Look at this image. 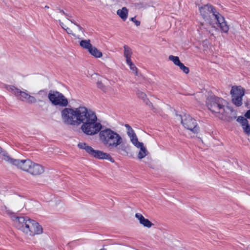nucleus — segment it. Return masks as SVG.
Here are the masks:
<instances>
[{
  "mask_svg": "<svg viewBox=\"0 0 250 250\" xmlns=\"http://www.w3.org/2000/svg\"><path fill=\"white\" fill-rule=\"evenodd\" d=\"M62 122L67 125H79L81 129L87 135L97 134L101 129L102 125L97 122L95 113L84 106L78 108H63L61 112Z\"/></svg>",
  "mask_w": 250,
  "mask_h": 250,
  "instance_id": "1",
  "label": "nucleus"
},
{
  "mask_svg": "<svg viewBox=\"0 0 250 250\" xmlns=\"http://www.w3.org/2000/svg\"><path fill=\"white\" fill-rule=\"evenodd\" d=\"M99 140L102 144L109 149H118L128 154L126 146L122 145L123 138L117 132L110 128L104 127L102 125L101 129L98 132Z\"/></svg>",
  "mask_w": 250,
  "mask_h": 250,
  "instance_id": "2",
  "label": "nucleus"
},
{
  "mask_svg": "<svg viewBox=\"0 0 250 250\" xmlns=\"http://www.w3.org/2000/svg\"><path fill=\"white\" fill-rule=\"evenodd\" d=\"M11 218L14 221L16 227L28 236H33L42 233V226L35 220L28 217H18L14 215H12Z\"/></svg>",
  "mask_w": 250,
  "mask_h": 250,
  "instance_id": "3",
  "label": "nucleus"
},
{
  "mask_svg": "<svg viewBox=\"0 0 250 250\" xmlns=\"http://www.w3.org/2000/svg\"><path fill=\"white\" fill-rule=\"evenodd\" d=\"M16 167L34 176L41 175L44 171V167L42 165L29 159L20 160Z\"/></svg>",
  "mask_w": 250,
  "mask_h": 250,
  "instance_id": "4",
  "label": "nucleus"
},
{
  "mask_svg": "<svg viewBox=\"0 0 250 250\" xmlns=\"http://www.w3.org/2000/svg\"><path fill=\"white\" fill-rule=\"evenodd\" d=\"M207 104L208 109L219 117L228 104V102L224 99L216 96L208 97Z\"/></svg>",
  "mask_w": 250,
  "mask_h": 250,
  "instance_id": "5",
  "label": "nucleus"
},
{
  "mask_svg": "<svg viewBox=\"0 0 250 250\" xmlns=\"http://www.w3.org/2000/svg\"><path fill=\"white\" fill-rule=\"evenodd\" d=\"M79 148L84 149L91 156L99 159H106L111 161L112 158L108 153L102 151L94 150L91 146H88L85 143H79L78 145Z\"/></svg>",
  "mask_w": 250,
  "mask_h": 250,
  "instance_id": "6",
  "label": "nucleus"
},
{
  "mask_svg": "<svg viewBox=\"0 0 250 250\" xmlns=\"http://www.w3.org/2000/svg\"><path fill=\"white\" fill-rule=\"evenodd\" d=\"M181 123L186 128L194 133H197L199 131V127L196 120L188 114H185L181 117Z\"/></svg>",
  "mask_w": 250,
  "mask_h": 250,
  "instance_id": "7",
  "label": "nucleus"
},
{
  "mask_svg": "<svg viewBox=\"0 0 250 250\" xmlns=\"http://www.w3.org/2000/svg\"><path fill=\"white\" fill-rule=\"evenodd\" d=\"M48 97L52 104L55 105L66 106L68 105L67 99L62 94L59 92H49Z\"/></svg>",
  "mask_w": 250,
  "mask_h": 250,
  "instance_id": "8",
  "label": "nucleus"
},
{
  "mask_svg": "<svg viewBox=\"0 0 250 250\" xmlns=\"http://www.w3.org/2000/svg\"><path fill=\"white\" fill-rule=\"evenodd\" d=\"M232 102L237 106L242 104V97L244 95V90L240 87H233L231 90Z\"/></svg>",
  "mask_w": 250,
  "mask_h": 250,
  "instance_id": "9",
  "label": "nucleus"
},
{
  "mask_svg": "<svg viewBox=\"0 0 250 250\" xmlns=\"http://www.w3.org/2000/svg\"><path fill=\"white\" fill-rule=\"evenodd\" d=\"M237 117V112L232 107L227 105L223 113H222L219 118L222 120L231 122Z\"/></svg>",
  "mask_w": 250,
  "mask_h": 250,
  "instance_id": "10",
  "label": "nucleus"
},
{
  "mask_svg": "<svg viewBox=\"0 0 250 250\" xmlns=\"http://www.w3.org/2000/svg\"><path fill=\"white\" fill-rule=\"evenodd\" d=\"M18 99L22 101L26 102L28 104L35 103L37 102L36 98L24 91L21 90Z\"/></svg>",
  "mask_w": 250,
  "mask_h": 250,
  "instance_id": "11",
  "label": "nucleus"
},
{
  "mask_svg": "<svg viewBox=\"0 0 250 250\" xmlns=\"http://www.w3.org/2000/svg\"><path fill=\"white\" fill-rule=\"evenodd\" d=\"M199 10L200 13L204 19L207 18L209 13H212V15H213L214 13L216 11L213 6L208 4H206L201 7L199 8Z\"/></svg>",
  "mask_w": 250,
  "mask_h": 250,
  "instance_id": "12",
  "label": "nucleus"
},
{
  "mask_svg": "<svg viewBox=\"0 0 250 250\" xmlns=\"http://www.w3.org/2000/svg\"><path fill=\"white\" fill-rule=\"evenodd\" d=\"M0 157L8 163L17 166L20 160L14 159L10 157L8 153L0 147Z\"/></svg>",
  "mask_w": 250,
  "mask_h": 250,
  "instance_id": "13",
  "label": "nucleus"
},
{
  "mask_svg": "<svg viewBox=\"0 0 250 250\" xmlns=\"http://www.w3.org/2000/svg\"><path fill=\"white\" fill-rule=\"evenodd\" d=\"M237 121L240 123L243 127L244 132L248 135H250V125L248 124V121L244 117L239 116Z\"/></svg>",
  "mask_w": 250,
  "mask_h": 250,
  "instance_id": "14",
  "label": "nucleus"
},
{
  "mask_svg": "<svg viewBox=\"0 0 250 250\" xmlns=\"http://www.w3.org/2000/svg\"><path fill=\"white\" fill-rule=\"evenodd\" d=\"M135 217L139 220L140 223L144 227L150 228L153 225L152 223L148 220V219H146L141 213H136Z\"/></svg>",
  "mask_w": 250,
  "mask_h": 250,
  "instance_id": "15",
  "label": "nucleus"
},
{
  "mask_svg": "<svg viewBox=\"0 0 250 250\" xmlns=\"http://www.w3.org/2000/svg\"><path fill=\"white\" fill-rule=\"evenodd\" d=\"M137 148H140V151L137 154V157L139 159H142L147 156L149 152L147 150L146 147L144 146V144L141 143L136 146Z\"/></svg>",
  "mask_w": 250,
  "mask_h": 250,
  "instance_id": "16",
  "label": "nucleus"
},
{
  "mask_svg": "<svg viewBox=\"0 0 250 250\" xmlns=\"http://www.w3.org/2000/svg\"><path fill=\"white\" fill-rule=\"evenodd\" d=\"M117 15L124 21H125L128 16V10L125 7L119 9L117 11Z\"/></svg>",
  "mask_w": 250,
  "mask_h": 250,
  "instance_id": "17",
  "label": "nucleus"
},
{
  "mask_svg": "<svg viewBox=\"0 0 250 250\" xmlns=\"http://www.w3.org/2000/svg\"><path fill=\"white\" fill-rule=\"evenodd\" d=\"M124 55L126 59V62H129V61H131V56L132 53L131 49L126 45H125L124 46Z\"/></svg>",
  "mask_w": 250,
  "mask_h": 250,
  "instance_id": "18",
  "label": "nucleus"
},
{
  "mask_svg": "<svg viewBox=\"0 0 250 250\" xmlns=\"http://www.w3.org/2000/svg\"><path fill=\"white\" fill-rule=\"evenodd\" d=\"M88 52L90 53L91 55L95 58H101L103 55L102 53L96 47L93 46H92V47L89 50Z\"/></svg>",
  "mask_w": 250,
  "mask_h": 250,
  "instance_id": "19",
  "label": "nucleus"
},
{
  "mask_svg": "<svg viewBox=\"0 0 250 250\" xmlns=\"http://www.w3.org/2000/svg\"><path fill=\"white\" fill-rule=\"evenodd\" d=\"M80 45L83 48L87 49L88 51H89V50L92 46V45L90 43V41L89 40L81 41L80 42Z\"/></svg>",
  "mask_w": 250,
  "mask_h": 250,
  "instance_id": "20",
  "label": "nucleus"
},
{
  "mask_svg": "<svg viewBox=\"0 0 250 250\" xmlns=\"http://www.w3.org/2000/svg\"><path fill=\"white\" fill-rule=\"evenodd\" d=\"M6 89L9 92H12L13 94H14L17 98H18L19 95L20 93L21 90L16 88V87L12 85H8L6 86Z\"/></svg>",
  "mask_w": 250,
  "mask_h": 250,
  "instance_id": "21",
  "label": "nucleus"
},
{
  "mask_svg": "<svg viewBox=\"0 0 250 250\" xmlns=\"http://www.w3.org/2000/svg\"><path fill=\"white\" fill-rule=\"evenodd\" d=\"M213 16L215 17V19L217 21V23L219 25L220 24L225 21L224 18L217 11L214 13V15Z\"/></svg>",
  "mask_w": 250,
  "mask_h": 250,
  "instance_id": "22",
  "label": "nucleus"
},
{
  "mask_svg": "<svg viewBox=\"0 0 250 250\" xmlns=\"http://www.w3.org/2000/svg\"><path fill=\"white\" fill-rule=\"evenodd\" d=\"M128 137L130 139L131 142L135 146H137L139 144L141 143V142H139L136 134L131 135L130 136H128Z\"/></svg>",
  "mask_w": 250,
  "mask_h": 250,
  "instance_id": "23",
  "label": "nucleus"
},
{
  "mask_svg": "<svg viewBox=\"0 0 250 250\" xmlns=\"http://www.w3.org/2000/svg\"><path fill=\"white\" fill-rule=\"evenodd\" d=\"M219 27L222 32L224 33H228L229 30V27L227 24L226 21L221 24H220Z\"/></svg>",
  "mask_w": 250,
  "mask_h": 250,
  "instance_id": "24",
  "label": "nucleus"
},
{
  "mask_svg": "<svg viewBox=\"0 0 250 250\" xmlns=\"http://www.w3.org/2000/svg\"><path fill=\"white\" fill-rule=\"evenodd\" d=\"M169 60L172 61L173 63L177 66H178L179 64L181 63V62L180 61L179 58L177 56L170 55L169 56Z\"/></svg>",
  "mask_w": 250,
  "mask_h": 250,
  "instance_id": "25",
  "label": "nucleus"
},
{
  "mask_svg": "<svg viewBox=\"0 0 250 250\" xmlns=\"http://www.w3.org/2000/svg\"><path fill=\"white\" fill-rule=\"evenodd\" d=\"M127 64H128L130 66V69L132 71L133 73H134L136 75H137V68L135 66V65L132 63L131 61H129V62H126Z\"/></svg>",
  "mask_w": 250,
  "mask_h": 250,
  "instance_id": "26",
  "label": "nucleus"
},
{
  "mask_svg": "<svg viewBox=\"0 0 250 250\" xmlns=\"http://www.w3.org/2000/svg\"><path fill=\"white\" fill-rule=\"evenodd\" d=\"M125 126L127 129V134L128 136L135 134L133 129L128 124H125Z\"/></svg>",
  "mask_w": 250,
  "mask_h": 250,
  "instance_id": "27",
  "label": "nucleus"
},
{
  "mask_svg": "<svg viewBox=\"0 0 250 250\" xmlns=\"http://www.w3.org/2000/svg\"><path fill=\"white\" fill-rule=\"evenodd\" d=\"M136 94L138 97L143 100H144L147 97L146 95L144 92L140 90H138L137 91Z\"/></svg>",
  "mask_w": 250,
  "mask_h": 250,
  "instance_id": "28",
  "label": "nucleus"
},
{
  "mask_svg": "<svg viewBox=\"0 0 250 250\" xmlns=\"http://www.w3.org/2000/svg\"><path fill=\"white\" fill-rule=\"evenodd\" d=\"M178 66L184 73L186 74L188 73L189 71V68L188 67L185 66L183 63L181 62Z\"/></svg>",
  "mask_w": 250,
  "mask_h": 250,
  "instance_id": "29",
  "label": "nucleus"
},
{
  "mask_svg": "<svg viewBox=\"0 0 250 250\" xmlns=\"http://www.w3.org/2000/svg\"><path fill=\"white\" fill-rule=\"evenodd\" d=\"M97 86L98 88L101 89L103 91L105 92L106 91V87L103 84L102 82L98 81L97 83Z\"/></svg>",
  "mask_w": 250,
  "mask_h": 250,
  "instance_id": "30",
  "label": "nucleus"
},
{
  "mask_svg": "<svg viewBox=\"0 0 250 250\" xmlns=\"http://www.w3.org/2000/svg\"><path fill=\"white\" fill-rule=\"evenodd\" d=\"M64 30L67 32V33L69 34H71L74 36H76L74 32H76L77 31V29H71L70 28L67 27L66 26L65 29Z\"/></svg>",
  "mask_w": 250,
  "mask_h": 250,
  "instance_id": "31",
  "label": "nucleus"
},
{
  "mask_svg": "<svg viewBox=\"0 0 250 250\" xmlns=\"http://www.w3.org/2000/svg\"><path fill=\"white\" fill-rule=\"evenodd\" d=\"M144 103L150 107H153L152 104L149 101V99L146 97L143 100Z\"/></svg>",
  "mask_w": 250,
  "mask_h": 250,
  "instance_id": "32",
  "label": "nucleus"
},
{
  "mask_svg": "<svg viewBox=\"0 0 250 250\" xmlns=\"http://www.w3.org/2000/svg\"><path fill=\"white\" fill-rule=\"evenodd\" d=\"M69 21H71V22L72 23H73L78 28V30L80 31H82V30H83V28L79 24H78L77 23H76L75 21H72L71 20H69V19H67Z\"/></svg>",
  "mask_w": 250,
  "mask_h": 250,
  "instance_id": "33",
  "label": "nucleus"
},
{
  "mask_svg": "<svg viewBox=\"0 0 250 250\" xmlns=\"http://www.w3.org/2000/svg\"><path fill=\"white\" fill-rule=\"evenodd\" d=\"M130 20L134 22L136 26H139L140 25V21L135 20V17L131 18Z\"/></svg>",
  "mask_w": 250,
  "mask_h": 250,
  "instance_id": "34",
  "label": "nucleus"
},
{
  "mask_svg": "<svg viewBox=\"0 0 250 250\" xmlns=\"http://www.w3.org/2000/svg\"><path fill=\"white\" fill-rule=\"evenodd\" d=\"M245 116L248 119H250V110L247 111V112L245 114Z\"/></svg>",
  "mask_w": 250,
  "mask_h": 250,
  "instance_id": "35",
  "label": "nucleus"
},
{
  "mask_svg": "<svg viewBox=\"0 0 250 250\" xmlns=\"http://www.w3.org/2000/svg\"><path fill=\"white\" fill-rule=\"evenodd\" d=\"M59 23H60V25L62 26V27L64 29H65L66 25H65L64 24V23L61 21V20H59Z\"/></svg>",
  "mask_w": 250,
  "mask_h": 250,
  "instance_id": "36",
  "label": "nucleus"
},
{
  "mask_svg": "<svg viewBox=\"0 0 250 250\" xmlns=\"http://www.w3.org/2000/svg\"><path fill=\"white\" fill-rule=\"evenodd\" d=\"M60 12L62 13V14L65 15V16H68V14L65 13L63 10L60 9Z\"/></svg>",
  "mask_w": 250,
  "mask_h": 250,
  "instance_id": "37",
  "label": "nucleus"
},
{
  "mask_svg": "<svg viewBox=\"0 0 250 250\" xmlns=\"http://www.w3.org/2000/svg\"><path fill=\"white\" fill-rule=\"evenodd\" d=\"M247 250H250V246H248L247 248Z\"/></svg>",
  "mask_w": 250,
  "mask_h": 250,
  "instance_id": "38",
  "label": "nucleus"
},
{
  "mask_svg": "<svg viewBox=\"0 0 250 250\" xmlns=\"http://www.w3.org/2000/svg\"><path fill=\"white\" fill-rule=\"evenodd\" d=\"M44 8H47V9H48L49 7V6H48L46 5V6L44 7Z\"/></svg>",
  "mask_w": 250,
  "mask_h": 250,
  "instance_id": "39",
  "label": "nucleus"
},
{
  "mask_svg": "<svg viewBox=\"0 0 250 250\" xmlns=\"http://www.w3.org/2000/svg\"><path fill=\"white\" fill-rule=\"evenodd\" d=\"M67 16V17H69V18H71V16L70 15H69V14H68V16Z\"/></svg>",
  "mask_w": 250,
  "mask_h": 250,
  "instance_id": "40",
  "label": "nucleus"
}]
</instances>
